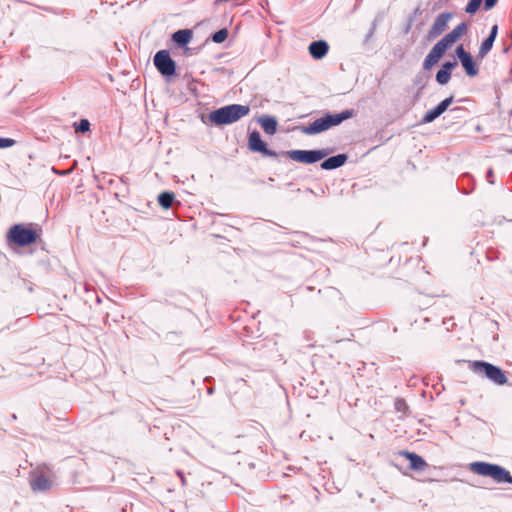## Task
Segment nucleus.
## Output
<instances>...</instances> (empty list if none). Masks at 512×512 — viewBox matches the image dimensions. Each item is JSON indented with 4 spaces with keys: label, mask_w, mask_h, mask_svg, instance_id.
I'll use <instances>...</instances> for the list:
<instances>
[{
    "label": "nucleus",
    "mask_w": 512,
    "mask_h": 512,
    "mask_svg": "<svg viewBox=\"0 0 512 512\" xmlns=\"http://www.w3.org/2000/svg\"><path fill=\"white\" fill-rule=\"evenodd\" d=\"M467 28V24L462 22L438 41L425 57L423 69L430 70L435 64H437L446 51L466 32Z\"/></svg>",
    "instance_id": "1"
},
{
    "label": "nucleus",
    "mask_w": 512,
    "mask_h": 512,
    "mask_svg": "<svg viewBox=\"0 0 512 512\" xmlns=\"http://www.w3.org/2000/svg\"><path fill=\"white\" fill-rule=\"evenodd\" d=\"M353 114V110H344L340 113L325 112L322 117L315 119L307 126H302L300 130L305 135L320 134L334 126L340 125L343 121L352 118Z\"/></svg>",
    "instance_id": "2"
},
{
    "label": "nucleus",
    "mask_w": 512,
    "mask_h": 512,
    "mask_svg": "<svg viewBox=\"0 0 512 512\" xmlns=\"http://www.w3.org/2000/svg\"><path fill=\"white\" fill-rule=\"evenodd\" d=\"M250 113L248 105L230 104L211 111L208 120L215 126L229 125Z\"/></svg>",
    "instance_id": "3"
},
{
    "label": "nucleus",
    "mask_w": 512,
    "mask_h": 512,
    "mask_svg": "<svg viewBox=\"0 0 512 512\" xmlns=\"http://www.w3.org/2000/svg\"><path fill=\"white\" fill-rule=\"evenodd\" d=\"M42 229L37 224H15L7 232V240L18 247L35 243L41 236Z\"/></svg>",
    "instance_id": "4"
},
{
    "label": "nucleus",
    "mask_w": 512,
    "mask_h": 512,
    "mask_svg": "<svg viewBox=\"0 0 512 512\" xmlns=\"http://www.w3.org/2000/svg\"><path fill=\"white\" fill-rule=\"evenodd\" d=\"M470 470L475 474L491 477L497 483L512 484V476L509 471L500 465L487 462H473L470 464Z\"/></svg>",
    "instance_id": "5"
},
{
    "label": "nucleus",
    "mask_w": 512,
    "mask_h": 512,
    "mask_svg": "<svg viewBox=\"0 0 512 512\" xmlns=\"http://www.w3.org/2000/svg\"><path fill=\"white\" fill-rule=\"evenodd\" d=\"M471 370L481 376H485L497 385H504L507 382L505 372L498 366L485 361H473L470 364Z\"/></svg>",
    "instance_id": "6"
},
{
    "label": "nucleus",
    "mask_w": 512,
    "mask_h": 512,
    "mask_svg": "<svg viewBox=\"0 0 512 512\" xmlns=\"http://www.w3.org/2000/svg\"><path fill=\"white\" fill-rule=\"evenodd\" d=\"M330 154L329 149L317 150H290L286 152L288 158L305 164H313Z\"/></svg>",
    "instance_id": "7"
},
{
    "label": "nucleus",
    "mask_w": 512,
    "mask_h": 512,
    "mask_svg": "<svg viewBox=\"0 0 512 512\" xmlns=\"http://www.w3.org/2000/svg\"><path fill=\"white\" fill-rule=\"evenodd\" d=\"M153 62L162 76L171 77L176 75V63L171 58L169 51H158L154 56Z\"/></svg>",
    "instance_id": "8"
},
{
    "label": "nucleus",
    "mask_w": 512,
    "mask_h": 512,
    "mask_svg": "<svg viewBox=\"0 0 512 512\" xmlns=\"http://www.w3.org/2000/svg\"><path fill=\"white\" fill-rule=\"evenodd\" d=\"M248 147L250 150L259 152L264 156L273 158L277 157V153L268 149L267 143L262 140L260 133L256 130L249 134Z\"/></svg>",
    "instance_id": "9"
},
{
    "label": "nucleus",
    "mask_w": 512,
    "mask_h": 512,
    "mask_svg": "<svg viewBox=\"0 0 512 512\" xmlns=\"http://www.w3.org/2000/svg\"><path fill=\"white\" fill-rule=\"evenodd\" d=\"M455 53L461 62V65L464 68L466 74L469 77L476 76L479 72V69L475 64L472 55L464 49L463 45H459L456 48Z\"/></svg>",
    "instance_id": "10"
},
{
    "label": "nucleus",
    "mask_w": 512,
    "mask_h": 512,
    "mask_svg": "<svg viewBox=\"0 0 512 512\" xmlns=\"http://www.w3.org/2000/svg\"><path fill=\"white\" fill-rule=\"evenodd\" d=\"M452 18V13L443 12L439 14L434 23L432 24L430 30L427 34L428 40H433L436 37L440 36L448 27V22Z\"/></svg>",
    "instance_id": "11"
},
{
    "label": "nucleus",
    "mask_w": 512,
    "mask_h": 512,
    "mask_svg": "<svg viewBox=\"0 0 512 512\" xmlns=\"http://www.w3.org/2000/svg\"><path fill=\"white\" fill-rule=\"evenodd\" d=\"M456 60L444 62L441 69L436 73V81L440 85L447 84L451 79L452 70L457 67Z\"/></svg>",
    "instance_id": "12"
},
{
    "label": "nucleus",
    "mask_w": 512,
    "mask_h": 512,
    "mask_svg": "<svg viewBox=\"0 0 512 512\" xmlns=\"http://www.w3.org/2000/svg\"><path fill=\"white\" fill-rule=\"evenodd\" d=\"M328 50L329 45L324 40L313 41L309 44L308 47L310 55L316 60L324 58L327 55Z\"/></svg>",
    "instance_id": "13"
},
{
    "label": "nucleus",
    "mask_w": 512,
    "mask_h": 512,
    "mask_svg": "<svg viewBox=\"0 0 512 512\" xmlns=\"http://www.w3.org/2000/svg\"><path fill=\"white\" fill-rule=\"evenodd\" d=\"M348 159L346 154H337L324 159L320 166L324 170H333L343 166Z\"/></svg>",
    "instance_id": "14"
},
{
    "label": "nucleus",
    "mask_w": 512,
    "mask_h": 512,
    "mask_svg": "<svg viewBox=\"0 0 512 512\" xmlns=\"http://www.w3.org/2000/svg\"><path fill=\"white\" fill-rule=\"evenodd\" d=\"M257 121L266 134L274 135L277 132L278 122L274 116L262 115Z\"/></svg>",
    "instance_id": "15"
},
{
    "label": "nucleus",
    "mask_w": 512,
    "mask_h": 512,
    "mask_svg": "<svg viewBox=\"0 0 512 512\" xmlns=\"http://www.w3.org/2000/svg\"><path fill=\"white\" fill-rule=\"evenodd\" d=\"M401 455H403L404 457H406V459L409 460L410 468L412 470L422 471L427 466V463L425 462V460L421 456L417 455L416 453L402 451Z\"/></svg>",
    "instance_id": "16"
},
{
    "label": "nucleus",
    "mask_w": 512,
    "mask_h": 512,
    "mask_svg": "<svg viewBox=\"0 0 512 512\" xmlns=\"http://www.w3.org/2000/svg\"><path fill=\"white\" fill-rule=\"evenodd\" d=\"M192 31L189 29H180L172 34V40L179 47H186L192 39Z\"/></svg>",
    "instance_id": "17"
},
{
    "label": "nucleus",
    "mask_w": 512,
    "mask_h": 512,
    "mask_svg": "<svg viewBox=\"0 0 512 512\" xmlns=\"http://www.w3.org/2000/svg\"><path fill=\"white\" fill-rule=\"evenodd\" d=\"M51 483L47 477L44 475H39L31 482V487L33 490L45 491L49 489Z\"/></svg>",
    "instance_id": "18"
},
{
    "label": "nucleus",
    "mask_w": 512,
    "mask_h": 512,
    "mask_svg": "<svg viewBox=\"0 0 512 512\" xmlns=\"http://www.w3.org/2000/svg\"><path fill=\"white\" fill-rule=\"evenodd\" d=\"M175 200L173 192L164 191L158 196V203L164 209H169Z\"/></svg>",
    "instance_id": "19"
},
{
    "label": "nucleus",
    "mask_w": 512,
    "mask_h": 512,
    "mask_svg": "<svg viewBox=\"0 0 512 512\" xmlns=\"http://www.w3.org/2000/svg\"><path fill=\"white\" fill-rule=\"evenodd\" d=\"M495 40L492 37H487L481 44L478 52V57L484 58L492 49Z\"/></svg>",
    "instance_id": "20"
},
{
    "label": "nucleus",
    "mask_w": 512,
    "mask_h": 512,
    "mask_svg": "<svg viewBox=\"0 0 512 512\" xmlns=\"http://www.w3.org/2000/svg\"><path fill=\"white\" fill-rule=\"evenodd\" d=\"M441 114L438 112V110L434 107L433 109L428 110L423 118L421 119L422 124L431 123L435 119H437Z\"/></svg>",
    "instance_id": "21"
},
{
    "label": "nucleus",
    "mask_w": 512,
    "mask_h": 512,
    "mask_svg": "<svg viewBox=\"0 0 512 512\" xmlns=\"http://www.w3.org/2000/svg\"><path fill=\"white\" fill-rule=\"evenodd\" d=\"M228 37V30L226 28H222L215 33L212 34V41L215 43H223Z\"/></svg>",
    "instance_id": "22"
},
{
    "label": "nucleus",
    "mask_w": 512,
    "mask_h": 512,
    "mask_svg": "<svg viewBox=\"0 0 512 512\" xmlns=\"http://www.w3.org/2000/svg\"><path fill=\"white\" fill-rule=\"evenodd\" d=\"M74 128L77 133H85L90 130V122L87 119H81L79 122L74 123Z\"/></svg>",
    "instance_id": "23"
},
{
    "label": "nucleus",
    "mask_w": 512,
    "mask_h": 512,
    "mask_svg": "<svg viewBox=\"0 0 512 512\" xmlns=\"http://www.w3.org/2000/svg\"><path fill=\"white\" fill-rule=\"evenodd\" d=\"M482 1L483 0H469L465 8L466 13L475 14L479 10Z\"/></svg>",
    "instance_id": "24"
},
{
    "label": "nucleus",
    "mask_w": 512,
    "mask_h": 512,
    "mask_svg": "<svg viewBox=\"0 0 512 512\" xmlns=\"http://www.w3.org/2000/svg\"><path fill=\"white\" fill-rule=\"evenodd\" d=\"M452 103H453V96H450V97L444 99L443 101H441L435 108L442 115Z\"/></svg>",
    "instance_id": "25"
},
{
    "label": "nucleus",
    "mask_w": 512,
    "mask_h": 512,
    "mask_svg": "<svg viewBox=\"0 0 512 512\" xmlns=\"http://www.w3.org/2000/svg\"><path fill=\"white\" fill-rule=\"evenodd\" d=\"M14 144H15V140H13L11 138L0 137V149L12 147Z\"/></svg>",
    "instance_id": "26"
},
{
    "label": "nucleus",
    "mask_w": 512,
    "mask_h": 512,
    "mask_svg": "<svg viewBox=\"0 0 512 512\" xmlns=\"http://www.w3.org/2000/svg\"><path fill=\"white\" fill-rule=\"evenodd\" d=\"M395 407L398 411H404L407 408L406 402L404 399H397L395 402Z\"/></svg>",
    "instance_id": "27"
},
{
    "label": "nucleus",
    "mask_w": 512,
    "mask_h": 512,
    "mask_svg": "<svg viewBox=\"0 0 512 512\" xmlns=\"http://www.w3.org/2000/svg\"><path fill=\"white\" fill-rule=\"evenodd\" d=\"M498 0H485L484 1V10H491L497 4Z\"/></svg>",
    "instance_id": "28"
},
{
    "label": "nucleus",
    "mask_w": 512,
    "mask_h": 512,
    "mask_svg": "<svg viewBox=\"0 0 512 512\" xmlns=\"http://www.w3.org/2000/svg\"><path fill=\"white\" fill-rule=\"evenodd\" d=\"M486 179L490 184H494V171L492 168L488 169Z\"/></svg>",
    "instance_id": "29"
},
{
    "label": "nucleus",
    "mask_w": 512,
    "mask_h": 512,
    "mask_svg": "<svg viewBox=\"0 0 512 512\" xmlns=\"http://www.w3.org/2000/svg\"><path fill=\"white\" fill-rule=\"evenodd\" d=\"M497 33H498V26L497 25H493L491 30H490V33H489L488 37H492L495 40L496 37H497Z\"/></svg>",
    "instance_id": "30"
},
{
    "label": "nucleus",
    "mask_w": 512,
    "mask_h": 512,
    "mask_svg": "<svg viewBox=\"0 0 512 512\" xmlns=\"http://www.w3.org/2000/svg\"><path fill=\"white\" fill-rule=\"evenodd\" d=\"M472 181V177L469 175V174H464L462 175L461 177V182H464V181Z\"/></svg>",
    "instance_id": "31"
},
{
    "label": "nucleus",
    "mask_w": 512,
    "mask_h": 512,
    "mask_svg": "<svg viewBox=\"0 0 512 512\" xmlns=\"http://www.w3.org/2000/svg\"><path fill=\"white\" fill-rule=\"evenodd\" d=\"M473 190H474V186H472V188H471L470 190H465V189H463V190H462V192H463L464 194H470Z\"/></svg>",
    "instance_id": "32"
},
{
    "label": "nucleus",
    "mask_w": 512,
    "mask_h": 512,
    "mask_svg": "<svg viewBox=\"0 0 512 512\" xmlns=\"http://www.w3.org/2000/svg\"><path fill=\"white\" fill-rule=\"evenodd\" d=\"M213 392H214L213 388H209V389H208V393H209V394H212Z\"/></svg>",
    "instance_id": "33"
}]
</instances>
